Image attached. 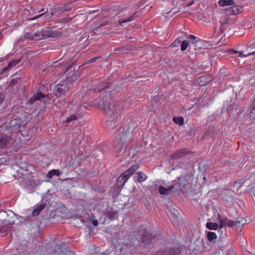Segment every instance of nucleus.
Returning <instances> with one entry per match:
<instances>
[{
  "label": "nucleus",
  "instance_id": "8",
  "mask_svg": "<svg viewBox=\"0 0 255 255\" xmlns=\"http://www.w3.org/2000/svg\"><path fill=\"white\" fill-rule=\"evenodd\" d=\"M178 181L180 182L184 189L187 188H190V187L191 186L190 183H191V173H187L184 176L180 177L178 178Z\"/></svg>",
  "mask_w": 255,
  "mask_h": 255
},
{
  "label": "nucleus",
  "instance_id": "51",
  "mask_svg": "<svg viewBox=\"0 0 255 255\" xmlns=\"http://www.w3.org/2000/svg\"><path fill=\"white\" fill-rule=\"evenodd\" d=\"M101 57H94L91 59H90L89 61H87V63H93V62H95L96 61V60L99 58H100Z\"/></svg>",
  "mask_w": 255,
  "mask_h": 255
},
{
  "label": "nucleus",
  "instance_id": "3",
  "mask_svg": "<svg viewBox=\"0 0 255 255\" xmlns=\"http://www.w3.org/2000/svg\"><path fill=\"white\" fill-rule=\"evenodd\" d=\"M137 127V124L136 121L132 119L128 120L124 127L115 132L114 136L116 141L121 143L130 142L133 131Z\"/></svg>",
  "mask_w": 255,
  "mask_h": 255
},
{
  "label": "nucleus",
  "instance_id": "54",
  "mask_svg": "<svg viewBox=\"0 0 255 255\" xmlns=\"http://www.w3.org/2000/svg\"><path fill=\"white\" fill-rule=\"evenodd\" d=\"M251 177V175H247L243 177L242 178L244 179V182H245L246 181L249 180Z\"/></svg>",
  "mask_w": 255,
  "mask_h": 255
},
{
  "label": "nucleus",
  "instance_id": "42",
  "mask_svg": "<svg viewBox=\"0 0 255 255\" xmlns=\"http://www.w3.org/2000/svg\"><path fill=\"white\" fill-rule=\"evenodd\" d=\"M20 80V79H12L10 82L9 86L13 87Z\"/></svg>",
  "mask_w": 255,
  "mask_h": 255
},
{
  "label": "nucleus",
  "instance_id": "23",
  "mask_svg": "<svg viewBox=\"0 0 255 255\" xmlns=\"http://www.w3.org/2000/svg\"><path fill=\"white\" fill-rule=\"evenodd\" d=\"M178 5V1L174 0L172 1V7L171 8V9L170 11H168L167 10H164L163 11H165V13L168 14L171 12H172L173 14L177 13V12L180 11V9H181V8L178 7L177 8Z\"/></svg>",
  "mask_w": 255,
  "mask_h": 255
},
{
  "label": "nucleus",
  "instance_id": "36",
  "mask_svg": "<svg viewBox=\"0 0 255 255\" xmlns=\"http://www.w3.org/2000/svg\"><path fill=\"white\" fill-rule=\"evenodd\" d=\"M233 9V14L236 15L238 14L243 10V8L242 6H239V5H233V6H231Z\"/></svg>",
  "mask_w": 255,
  "mask_h": 255
},
{
  "label": "nucleus",
  "instance_id": "57",
  "mask_svg": "<svg viewBox=\"0 0 255 255\" xmlns=\"http://www.w3.org/2000/svg\"><path fill=\"white\" fill-rule=\"evenodd\" d=\"M99 29H100V27H97L96 28L94 29H93L94 33L96 34H97L99 32Z\"/></svg>",
  "mask_w": 255,
  "mask_h": 255
},
{
  "label": "nucleus",
  "instance_id": "53",
  "mask_svg": "<svg viewBox=\"0 0 255 255\" xmlns=\"http://www.w3.org/2000/svg\"><path fill=\"white\" fill-rule=\"evenodd\" d=\"M7 144H0V154L2 153H4L2 151V150L6 148V146Z\"/></svg>",
  "mask_w": 255,
  "mask_h": 255
},
{
  "label": "nucleus",
  "instance_id": "26",
  "mask_svg": "<svg viewBox=\"0 0 255 255\" xmlns=\"http://www.w3.org/2000/svg\"><path fill=\"white\" fill-rule=\"evenodd\" d=\"M231 23L230 17L226 15L221 21V29L224 30L226 28V25Z\"/></svg>",
  "mask_w": 255,
  "mask_h": 255
},
{
  "label": "nucleus",
  "instance_id": "32",
  "mask_svg": "<svg viewBox=\"0 0 255 255\" xmlns=\"http://www.w3.org/2000/svg\"><path fill=\"white\" fill-rule=\"evenodd\" d=\"M61 172L59 169H52L48 172L47 174V177L49 179H50L54 176H59Z\"/></svg>",
  "mask_w": 255,
  "mask_h": 255
},
{
  "label": "nucleus",
  "instance_id": "27",
  "mask_svg": "<svg viewBox=\"0 0 255 255\" xmlns=\"http://www.w3.org/2000/svg\"><path fill=\"white\" fill-rule=\"evenodd\" d=\"M135 177L136 178V180L140 183L145 181L147 178L146 175L141 171L136 172Z\"/></svg>",
  "mask_w": 255,
  "mask_h": 255
},
{
  "label": "nucleus",
  "instance_id": "38",
  "mask_svg": "<svg viewBox=\"0 0 255 255\" xmlns=\"http://www.w3.org/2000/svg\"><path fill=\"white\" fill-rule=\"evenodd\" d=\"M75 62V60H70L67 63H65V65H66V72L72 68V65L74 64Z\"/></svg>",
  "mask_w": 255,
  "mask_h": 255
},
{
  "label": "nucleus",
  "instance_id": "43",
  "mask_svg": "<svg viewBox=\"0 0 255 255\" xmlns=\"http://www.w3.org/2000/svg\"><path fill=\"white\" fill-rule=\"evenodd\" d=\"M233 108H235V110L236 111H237V106L236 105H230L229 106V107L227 109V111L228 112L230 113H233Z\"/></svg>",
  "mask_w": 255,
  "mask_h": 255
},
{
  "label": "nucleus",
  "instance_id": "44",
  "mask_svg": "<svg viewBox=\"0 0 255 255\" xmlns=\"http://www.w3.org/2000/svg\"><path fill=\"white\" fill-rule=\"evenodd\" d=\"M225 13L228 15L233 14V9L232 7H227L225 9Z\"/></svg>",
  "mask_w": 255,
  "mask_h": 255
},
{
  "label": "nucleus",
  "instance_id": "40",
  "mask_svg": "<svg viewBox=\"0 0 255 255\" xmlns=\"http://www.w3.org/2000/svg\"><path fill=\"white\" fill-rule=\"evenodd\" d=\"M227 220H228V219H224L220 220L219 227H221V229L222 228H224V227H225L226 226H228Z\"/></svg>",
  "mask_w": 255,
  "mask_h": 255
},
{
  "label": "nucleus",
  "instance_id": "14",
  "mask_svg": "<svg viewBox=\"0 0 255 255\" xmlns=\"http://www.w3.org/2000/svg\"><path fill=\"white\" fill-rule=\"evenodd\" d=\"M75 71V69L74 68L73 70L66 74L65 82L67 84L71 85L74 81L77 80V76L74 73Z\"/></svg>",
  "mask_w": 255,
  "mask_h": 255
},
{
  "label": "nucleus",
  "instance_id": "7",
  "mask_svg": "<svg viewBox=\"0 0 255 255\" xmlns=\"http://www.w3.org/2000/svg\"><path fill=\"white\" fill-rule=\"evenodd\" d=\"M39 32L40 33V40L45 38L57 37L61 35L60 32L53 31L52 29L42 30L41 31H39Z\"/></svg>",
  "mask_w": 255,
  "mask_h": 255
},
{
  "label": "nucleus",
  "instance_id": "20",
  "mask_svg": "<svg viewBox=\"0 0 255 255\" xmlns=\"http://www.w3.org/2000/svg\"><path fill=\"white\" fill-rule=\"evenodd\" d=\"M163 255H183V253L181 248L174 247L170 249L168 252L165 253Z\"/></svg>",
  "mask_w": 255,
  "mask_h": 255
},
{
  "label": "nucleus",
  "instance_id": "19",
  "mask_svg": "<svg viewBox=\"0 0 255 255\" xmlns=\"http://www.w3.org/2000/svg\"><path fill=\"white\" fill-rule=\"evenodd\" d=\"M39 33V31L26 33L24 35V37L30 40H40Z\"/></svg>",
  "mask_w": 255,
  "mask_h": 255
},
{
  "label": "nucleus",
  "instance_id": "45",
  "mask_svg": "<svg viewBox=\"0 0 255 255\" xmlns=\"http://www.w3.org/2000/svg\"><path fill=\"white\" fill-rule=\"evenodd\" d=\"M245 183L244 179L242 178L241 179H238L234 182V184H239L240 185L238 187H241V186Z\"/></svg>",
  "mask_w": 255,
  "mask_h": 255
},
{
  "label": "nucleus",
  "instance_id": "52",
  "mask_svg": "<svg viewBox=\"0 0 255 255\" xmlns=\"http://www.w3.org/2000/svg\"><path fill=\"white\" fill-rule=\"evenodd\" d=\"M128 50V49L126 48L125 47H119V48H116L115 50V51H126Z\"/></svg>",
  "mask_w": 255,
  "mask_h": 255
},
{
  "label": "nucleus",
  "instance_id": "61",
  "mask_svg": "<svg viewBox=\"0 0 255 255\" xmlns=\"http://www.w3.org/2000/svg\"><path fill=\"white\" fill-rule=\"evenodd\" d=\"M30 255L29 253L27 252H22L20 255Z\"/></svg>",
  "mask_w": 255,
  "mask_h": 255
},
{
  "label": "nucleus",
  "instance_id": "59",
  "mask_svg": "<svg viewBox=\"0 0 255 255\" xmlns=\"http://www.w3.org/2000/svg\"><path fill=\"white\" fill-rule=\"evenodd\" d=\"M3 101V98L2 97V95L0 93V104H1Z\"/></svg>",
  "mask_w": 255,
  "mask_h": 255
},
{
  "label": "nucleus",
  "instance_id": "55",
  "mask_svg": "<svg viewBox=\"0 0 255 255\" xmlns=\"http://www.w3.org/2000/svg\"><path fill=\"white\" fill-rule=\"evenodd\" d=\"M92 223L93 226H97L98 225V221L97 220H92Z\"/></svg>",
  "mask_w": 255,
  "mask_h": 255
},
{
  "label": "nucleus",
  "instance_id": "25",
  "mask_svg": "<svg viewBox=\"0 0 255 255\" xmlns=\"http://www.w3.org/2000/svg\"><path fill=\"white\" fill-rule=\"evenodd\" d=\"M206 238H207V240L210 243H212L213 244H215V242L216 241L217 236L216 233L214 232H207L206 233Z\"/></svg>",
  "mask_w": 255,
  "mask_h": 255
},
{
  "label": "nucleus",
  "instance_id": "13",
  "mask_svg": "<svg viewBox=\"0 0 255 255\" xmlns=\"http://www.w3.org/2000/svg\"><path fill=\"white\" fill-rule=\"evenodd\" d=\"M70 86L66 83L65 84H57L55 87L56 92L59 96L65 95L69 91Z\"/></svg>",
  "mask_w": 255,
  "mask_h": 255
},
{
  "label": "nucleus",
  "instance_id": "15",
  "mask_svg": "<svg viewBox=\"0 0 255 255\" xmlns=\"http://www.w3.org/2000/svg\"><path fill=\"white\" fill-rule=\"evenodd\" d=\"M139 168V165L137 164L132 165L130 168H129L124 174L123 178H125V180L124 182H125L128 178L132 175L134 172Z\"/></svg>",
  "mask_w": 255,
  "mask_h": 255
},
{
  "label": "nucleus",
  "instance_id": "21",
  "mask_svg": "<svg viewBox=\"0 0 255 255\" xmlns=\"http://www.w3.org/2000/svg\"><path fill=\"white\" fill-rule=\"evenodd\" d=\"M117 214L118 211H113L112 208H110V209H107L105 212V216L109 219L112 220L115 218V217L117 215Z\"/></svg>",
  "mask_w": 255,
  "mask_h": 255
},
{
  "label": "nucleus",
  "instance_id": "24",
  "mask_svg": "<svg viewBox=\"0 0 255 255\" xmlns=\"http://www.w3.org/2000/svg\"><path fill=\"white\" fill-rule=\"evenodd\" d=\"M208 81L207 77L202 76L196 79L194 82V85L196 86H203L206 84Z\"/></svg>",
  "mask_w": 255,
  "mask_h": 255
},
{
  "label": "nucleus",
  "instance_id": "31",
  "mask_svg": "<svg viewBox=\"0 0 255 255\" xmlns=\"http://www.w3.org/2000/svg\"><path fill=\"white\" fill-rule=\"evenodd\" d=\"M218 4L221 6H225L226 5H234L235 2L233 0H220Z\"/></svg>",
  "mask_w": 255,
  "mask_h": 255
},
{
  "label": "nucleus",
  "instance_id": "5",
  "mask_svg": "<svg viewBox=\"0 0 255 255\" xmlns=\"http://www.w3.org/2000/svg\"><path fill=\"white\" fill-rule=\"evenodd\" d=\"M196 238L194 242V247L192 249V253L194 255H202V252L204 250V246L203 242V236L200 232L197 230H194L192 232V238Z\"/></svg>",
  "mask_w": 255,
  "mask_h": 255
},
{
  "label": "nucleus",
  "instance_id": "64",
  "mask_svg": "<svg viewBox=\"0 0 255 255\" xmlns=\"http://www.w3.org/2000/svg\"><path fill=\"white\" fill-rule=\"evenodd\" d=\"M117 11H116V12L114 14V15H118V14L120 13V11H122V10H117Z\"/></svg>",
  "mask_w": 255,
  "mask_h": 255
},
{
  "label": "nucleus",
  "instance_id": "18",
  "mask_svg": "<svg viewBox=\"0 0 255 255\" xmlns=\"http://www.w3.org/2000/svg\"><path fill=\"white\" fill-rule=\"evenodd\" d=\"M188 152V151L186 150V148H183L177 150L174 153L171 154L170 156L172 159H177L186 155Z\"/></svg>",
  "mask_w": 255,
  "mask_h": 255
},
{
  "label": "nucleus",
  "instance_id": "6",
  "mask_svg": "<svg viewBox=\"0 0 255 255\" xmlns=\"http://www.w3.org/2000/svg\"><path fill=\"white\" fill-rule=\"evenodd\" d=\"M205 44V41L192 35V49L198 51V52L197 51L192 52V54H194L196 56L197 54L202 53V50L206 48Z\"/></svg>",
  "mask_w": 255,
  "mask_h": 255
},
{
  "label": "nucleus",
  "instance_id": "47",
  "mask_svg": "<svg viewBox=\"0 0 255 255\" xmlns=\"http://www.w3.org/2000/svg\"><path fill=\"white\" fill-rule=\"evenodd\" d=\"M238 53L239 54V56L240 57H247L248 56L255 55V51L251 52V53H249L248 54H247V55L243 54V52H241V51H239Z\"/></svg>",
  "mask_w": 255,
  "mask_h": 255
},
{
  "label": "nucleus",
  "instance_id": "58",
  "mask_svg": "<svg viewBox=\"0 0 255 255\" xmlns=\"http://www.w3.org/2000/svg\"><path fill=\"white\" fill-rule=\"evenodd\" d=\"M98 11H99V10L91 11V12L87 13L88 14V15H87V16H88L89 15H90L93 13H96V12H98Z\"/></svg>",
  "mask_w": 255,
  "mask_h": 255
},
{
  "label": "nucleus",
  "instance_id": "50",
  "mask_svg": "<svg viewBox=\"0 0 255 255\" xmlns=\"http://www.w3.org/2000/svg\"><path fill=\"white\" fill-rule=\"evenodd\" d=\"M250 116L251 119L255 120V108L252 110L250 114Z\"/></svg>",
  "mask_w": 255,
  "mask_h": 255
},
{
  "label": "nucleus",
  "instance_id": "37",
  "mask_svg": "<svg viewBox=\"0 0 255 255\" xmlns=\"http://www.w3.org/2000/svg\"><path fill=\"white\" fill-rule=\"evenodd\" d=\"M173 121L174 123L179 125V126H182L184 124V119L181 117H174L173 119Z\"/></svg>",
  "mask_w": 255,
  "mask_h": 255
},
{
  "label": "nucleus",
  "instance_id": "28",
  "mask_svg": "<svg viewBox=\"0 0 255 255\" xmlns=\"http://www.w3.org/2000/svg\"><path fill=\"white\" fill-rule=\"evenodd\" d=\"M12 139L4 134L0 133V143H12Z\"/></svg>",
  "mask_w": 255,
  "mask_h": 255
},
{
  "label": "nucleus",
  "instance_id": "12",
  "mask_svg": "<svg viewBox=\"0 0 255 255\" xmlns=\"http://www.w3.org/2000/svg\"><path fill=\"white\" fill-rule=\"evenodd\" d=\"M21 126L20 120L18 119H13L10 121L7 126V129L9 130H18Z\"/></svg>",
  "mask_w": 255,
  "mask_h": 255
},
{
  "label": "nucleus",
  "instance_id": "34",
  "mask_svg": "<svg viewBox=\"0 0 255 255\" xmlns=\"http://www.w3.org/2000/svg\"><path fill=\"white\" fill-rule=\"evenodd\" d=\"M248 224L247 220L246 218L242 217H238L236 220V225H238L240 227L241 226H244L246 224Z\"/></svg>",
  "mask_w": 255,
  "mask_h": 255
},
{
  "label": "nucleus",
  "instance_id": "2",
  "mask_svg": "<svg viewBox=\"0 0 255 255\" xmlns=\"http://www.w3.org/2000/svg\"><path fill=\"white\" fill-rule=\"evenodd\" d=\"M153 239V236L148 233L144 227L141 226L136 229L133 235L129 238L128 240L131 246H140L147 248Z\"/></svg>",
  "mask_w": 255,
  "mask_h": 255
},
{
  "label": "nucleus",
  "instance_id": "11",
  "mask_svg": "<svg viewBox=\"0 0 255 255\" xmlns=\"http://www.w3.org/2000/svg\"><path fill=\"white\" fill-rule=\"evenodd\" d=\"M48 197L45 196L42 197V202L44 201L45 200V202L42 203L41 204L39 205L38 206H37L32 211V215L34 217H37L38 216L41 212L42 211V210L44 209V208L46 207L47 205L46 202L47 201V200L46 199Z\"/></svg>",
  "mask_w": 255,
  "mask_h": 255
},
{
  "label": "nucleus",
  "instance_id": "30",
  "mask_svg": "<svg viewBox=\"0 0 255 255\" xmlns=\"http://www.w3.org/2000/svg\"><path fill=\"white\" fill-rule=\"evenodd\" d=\"M158 190H159V192L161 195H169L172 192V190L170 188V186H169L168 188H166L164 186H161L159 188Z\"/></svg>",
  "mask_w": 255,
  "mask_h": 255
},
{
  "label": "nucleus",
  "instance_id": "46",
  "mask_svg": "<svg viewBox=\"0 0 255 255\" xmlns=\"http://www.w3.org/2000/svg\"><path fill=\"white\" fill-rule=\"evenodd\" d=\"M218 229L219 233H220V238L221 239H224V238L225 234L224 233L223 228H222L221 229V227H219Z\"/></svg>",
  "mask_w": 255,
  "mask_h": 255
},
{
  "label": "nucleus",
  "instance_id": "62",
  "mask_svg": "<svg viewBox=\"0 0 255 255\" xmlns=\"http://www.w3.org/2000/svg\"><path fill=\"white\" fill-rule=\"evenodd\" d=\"M139 7V3H138V4L135 5L133 6V8L134 9H137L138 7Z\"/></svg>",
  "mask_w": 255,
  "mask_h": 255
},
{
  "label": "nucleus",
  "instance_id": "49",
  "mask_svg": "<svg viewBox=\"0 0 255 255\" xmlns=\"http://www.w3.org/2000/svg\"><path fill=\"white\" fill-rule=\"evenodd\" d=\"M180 44V41L178 39H176L171 44L173 47H178Z\"/></svg>",
  "mask_w": 255,
  "mask_h": 255
},
{
  "label": "nucleus",
  "instance_id": "10",
  "mask_svg": "<svg viewBox=\"0 0 255 255\" xmlns=\"http://www.w3.org/2000/svg\"><path fill=\"white\" fill-rule=\"evenodd\" d=\"M172 185L170 186V188L172 190V192L174 193L177 195H180L181 193L184 192V188L182 186V185L179 181H172Z\"/></svg>",
  "mask_w": 255,
  "mask_h": 255
},
{
  "label": "nucleus",
  "instance_id": "56",
  "mask_svg": "<svg viewBox=\"0 0 255 255\" xmlns=\"http://www.w3.org/2000/svg\"><path fill=\"white\" fill-rule=\"evenodd\" d=\"M171 212H173V213L175 215V216H177L178 214H179V212H178V211L174 209V208H173V211L171 210Z\"/></svg>",
  "mask_w": 255,
  "mask_h": 255
},
{
  "label": "nucleus",
  "instance_id": "41",
  "mask_svg": "<svg viewBox=\"0 0 255 255\" xmlns=\"http://www.w3.org/2000/svg\"><path fill=\"white\" fill-rule=\"evenodd\" d=\"M77 118L76 115H72L67 118L66 122L67 124H68L72 121L77 120Z\"/></svg>",
  "mask_w": 255,
  "mask_h": 255
},
{
  "label": "nucleus",
  "instance_id": "1",
  "mask_svg": "<svg viewBox=\"0 0 255 255\" xmlns=\"http://www.w3.org/2000/svg\"><path fill=\"white\" fill-rule=\"evenodd\" d=\"M115 92V91L107 92L102 102L99 104V107L103 109L109 117L107 124L108 127L112 129L118 126L117 114L118 111H120L122 107L120 106V103L119 101H115L113 100V95Z\"/></svg>",
  "mask_w": 255,
  "mask_h": 255
},
{
  "label": "nucleus",
  "instance_id": "35",
  "mask_svg": "<svg viewBox=\"0 0 255 255\" xmlns=\"http://www.w3.org/2000/svg\"><path fill=\"white\" fill-rule=\"evenodd\" d=\"M207 228L210 230H217L219 227L218 224L216 223L207 222L206 225Z\"/></svg>",
  "mask_w": 255,
  "mask_h": 255
},
{
  "label": "nucleus",
  "instance_id": "63",
  "mask_svg": "<svg viewBox=\"0 0 255 255\" xmlns=\"http://www.w3.org/2000/svg\"><path fill=\"white\" fill-rule=\"evenodd\" d=\"M230 51H231L232 52L234 53H238V52H239V51L234 50V49H231Z\"/></svg>",
  "mask_w": 255,
  "mask_h": 255
},
{
  "label": "nucleus",
  "instance_id": "9",
  "mask_svg": "<svg viewBox=\"0 0 255 255\" xmlns=\"http://www.w3.org/2000/svg\"><path fill=\"white\" fill-rule=\"evenodd\" d=\"M14 224V220L4 219L0 224V233H5L10 229V225Z\"/></svg>",
  "mask_w": 255,
  "mask_h": 255
},
{
  "label": "nucleus",
  "instance_id": "60",
  "mask_svg": "<svg viewBox=\"0 0 255 255\" xmlns=\"http://www.w3.org/2000/svg\"><path fill=\"white\" fill-rule=\"evenodd\" d=\"M157 99V98L154 97L153 99L151 100V102H153V103H157L156 102V100Z\"/></svg>",
  "mask_w": 255,
  "mask_h": 255
},
{
  "label": "nucleus",
  "instance_id": "29",
  "mask_svg": "<svg viewBox=\"0 0 255 255\" xmlns=\"http://www.w3.org/2000/svg\"><path fill=\"white\" fill-rule=\"evenodd\" d=\"M209 167L210 165L205 162L198 163V169L202 174L204 173Z\"/></svg>",
  "mask_w": 255,
  "mask_h": 255
},
{
  "label": "nucleus",
  "instance_id": "33",
  "mask_svg": "<svg viewBox=\"0 0 255 255\" xmlns=\"http://www.w3.org/2000/svg\"><path fill=\"white\" fill-rule=\"evenodd\" d=\"M21 59L15 60H10L7 65V67H4L2 69V71H7L9 68L13 67L18 64L20 61Z\"/></svg>",
  "mask_w": 255,
  "mask_h": 255
},
{
  "label": "nucleus",
  "instance_id": "16",
  "mask_svg": "<svg viewBox=\"0 0 255 255\" xmlns=\"http://www.w3.org/2000/svg\"><path fill=\"white\" fill-rule=\"evenodd\" d=\"M48 96L47 95L42 94L41 92H37L28 101L27 104L28 105H32L35 101L37 100H41L42 98H46Z\"/></svg>",
  "mask_w": 255,
  "mask_h": 255
},
{
  "label": "nucleus",
  "instance_id": "17",
  "mask_svg": "<svg viewBox=\"0 0 255 255\" xmlns=\"http://www.w3.org/2000/svg\"><path fill=\"white\" fill-rule=\"evenodd\" d=\"M41 184V182L39 180H35L34 181H28L25 182L24 187L26 190L30 191V192L32 193L34 190L35 187Z\"/></svg>",
  "mask_w": 255,
  "mask_h": 255
},
{
  "label": "nucleus",
  "instance_id": "4",
  "mask_svg": "<svg viewBox=\"0 0 255 255\" xmlns=\"http://www.w3.org/2000/svg\"><path fill=\"white\" fill-rule=\"evenodd\" d=\"M72 8V4L71 3H61L54 5L53 9H51L50 16L48 14L45 15V13L38 15L33 18H29V20L35 19L41 16L44 15L45 18H50L54 15H58L63 13L65 11H68Z\"/></svg>",
  "mask_w": 255,
  "mask_h": 255
},
{
  "label": "nucleus",
  "instance_id": "39",
  "mask_svg": "<svg viewBox=\"0 0 255 255\" xmlns=\"http://www.w3.org/2000/svg\"><path fill=\"white\" fill-rule=\"evenodd\" d=\"M189 45V42L187 40H184L181 44V50L182 51L185 50Z\"/></svg>",
  "mask_w": 255,
  "mask_h": 255
},
{
  "label": "nucleus",
  "instance_id": "48",
  "mask_svg": "<svg viewBox=\"0 0 255 255\" xmlns=\"http://www.w3.org/2000/svg\"><path fill=\"white\" fill-rule=\"evenodd\" d=\"M227 223L229 227H233L234 226L236 225V221H234L233 220H229L228 219Z\"/></svg>",
  "mask_w": 255,
  "mask_h": 255
},
{
  "label": "nucleus",
  "instance_id": "22",
  "mask_svg": "<svg viewBox=\"0 0 255 255\" xmlns=\"http://www.w3.org/2000/svg\"><path fill=\"white\" fill-rule=\"evenodd\" d=\"M140 14V11H137V12H135L134 13H133L131 16H130V17H129L128 18L121 19L119 20V23L121 25L123 26L124 23L133 20L135 17H138L139 16Z\"/></svg>",
  "mask_w": 255,
  "mask_h": 255
}]
</instances>
